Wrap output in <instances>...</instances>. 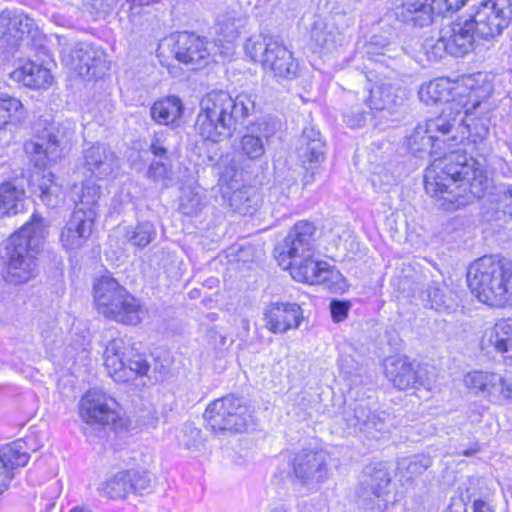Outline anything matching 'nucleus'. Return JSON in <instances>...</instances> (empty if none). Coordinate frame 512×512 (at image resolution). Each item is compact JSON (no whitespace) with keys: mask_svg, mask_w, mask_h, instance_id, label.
Here are the masks:
<instances>
[{"mask_svg":"<svg viewBox=\"0 0 512 512\" xmlns=\"http://www.w3.org/2000/svg\"><path fill=\"white\" fill-rule=\"evenodd\" d=\"M80 416L87 423L109 425L119 417L116 401L98 390H89L80 401Z\"/></svg>","mask_w":512,"mask_h":512,"instance_id":"aec40b11","label":"nucleus"},{"mask_svg":"<svg viewBox=\"0 0 512 512\" xmlns=\"http://www.w3.org/2000/svg\"><path fill=\"white\" fill-rule=\"evenodd\" d=\"M468 286L478 300L491 306L512 305V264L483 256L470 264Z\"/></svg>","mask_w":512,"mask_h":512,"instance_id":"20e7f679","label":"nucleus"},{"mask_svg":"<svg viewBox=\"0 0 512 512\" xmlns=\"http://www.w3.org/2000/svg\"><path fill=\"white\" fill-rule=\"evenodd\" d=\"M330 309L333 320L340 322L346 318L349 305L346 302L333 300L330 304Z\"/></svg>","mask_w":512,"mask_h":512,"instance_id":"5fc2aeb1","label":"nucleus"},{"mask_svg":"<svg viewBox=\"0 0 512 512\" xmlns=\"http://www.w3.org/2000/svg\"><path fill=\"white\" fill-rule=\"evenodd\" d=\"M104 366L116 382H128L147 375L150 365L135 344L118 337L110 340L104 350Z\"/></svg>","mask_w":512,"mask_h":512,"instance_id":"6e6552de","label":"nucleus"},{"mask_svg":"<svg viewBox=\"0 0 512 512\" xmlns=\"http://www.w3.org/2000/svg\"><path fill=\"white\" fill-rule=\"evenodd\" d=\"M294 177H286L283 181L276 182L270 189V200L280 204H285L288 200L291 189L295 186Z\"/></svg>","mask_w":512,"mask_h":512,"instance_id":"8fccbe9b","label":"nucleus"},{"mask_svg":"<svg viewBox=\"0 0 512 512\" xmlns=\"http://www.w3.org/2000/svg\"><path fill=\"white\" fill-rule=\"evenodd\" d=\"M446 512H467V508L462 501H456L449 506Z\"/></svg>","mask_w":512,"mask_h":512,"instance_id":"052dcab7","label":"nucleus"},{"mask_svg":"<svg viewBox=\"0 0 512 512\" xmlns=\"http://www.w3.org/2000/svg\"><path fill=\"white\" fill-rule=\"evenodd\" d=\"M483 347L493 346L506 358H512V319L502 320L487 330L482 338Z\"/></svg>","mask_w":512,"mask_h":512,"instance_id":"2f4dec72","label":"nucleus"},{"mask_svg":"<svg viewBox=\"0 0 512 512\" xmlns=\"http://www.w3.org/2000/svg\"><path fill=\"white\" fill-rule=\"evenodd\" d=\"M24 446L25 443L18 440L0 447V494L9 487L12 470L28 463L30 456Z\"/></svg>","mask_w":512,"mask_h":512,"instance_id":"a878e982","label":"nucleus"},{"mask_svg":"<svg viewBox=\"0 0 512 512\" xmlns=\"http://www.w3.org/2000/svg\"><path fill=\"white\" fill-rule=\"evenodd\" d=\"M93 224V212L85 214L81 211H74L60 235L63 248L73 251L83 247L91 235Z\"/></svg>","mask_w":512,"mask_h":512,"instance_id":"393cba45","label":"nucleus"},{"mask_svg":"<svg viewBox=\"0 0 512 512\" xmlns=\"http://www.w3.org/2000/svg\"><path fill=\"white\" fill-rule=\"evenodd\" d=\"M151 117L159 124L175 123L183 114V104L176 96H168L156 101L150 109Z\"/></svg>","mask_w":512,"mask_h":512,"instance_id":"c9c22d12","label":"nucleus"},{"mask_svg":"<svg viewBox=\"0 0 512 512\" xmlns=\"http://www.w3.org/2000/svg\"><path fill=\"white\" fill-rule=\"evenodd\" d=\"M477 451H478V449H471V450L464 451L463 454L466 455V456H470V455L474 454Z\"/></svg>","mask_w":512,"mask_h":512,"instance_id":"69168bd1","label":"nucleus"},{"mask_svg":"<svg viewBox=\"0 0 512 512\" xmlns=\"http://www.w3.org/2000/svg\"><path fill=\"white\" fill-rule=\"evenodd\" d=\"M512 18V0H485L469 18L477 35L490 38L500 35Z\"/></svg>","mask_w":512,"mask_h":512,"instance_id":"ddd939ff","label":"nucleus"},{"mask_svg":"<svg viewBox=\"0 0 512 512\" xmlns=\"http://www.w3.org/2000/svg\"><path fill=\"white\" fill-rule=\"evenodd\" d=\"M23 108L21 101L11 96L0 97V128Z\"/></svg>","mask_w":512,"mask_h":512,"instance_id":"de8ad7c7","label":"nucleus"},{"mask_svg":"<svg viewBox=\"0 0 512 512\" xmlns=\"http://www.w3.org/2000/svg\"><path fill=\"white\" fill-rule=\"evenodd\" d=\"M385 374L399 390L424 387L430 389L432 379L427 366L414 364L406 357H391L385 362Z\"/></svg>","mask_w":512,"mask_h":512,"instance_id":"f3484780","label":"nucleus"},{"mask_svg":"<svg viewBox=\"0 0 512 512\" xmlns=\"http://www.w3.org/2000/svg\"><path fill=\"white\" fill-rule=\"evenodd\" d=\"M274 129L265 121H259L248 128L240 140L242 153L251 160L260 159L265 153V142L273 135Z\"/></svg>","mask_w":512,"mask_h":512,"instance_id":"bb28decb","label":"nucleus"},{"mask_svg":"<svg viewBox=\"0 0 512 512\" xmlns=\"http://www.w3.org/2000/svg\"><path fill=\"white\" fill-rule=\"evenodd\" d=\"M47 227L43 218L34 215L29 223L0 243V275L6 283L20 285L38 275V255Z\"/></svg>","mask_w":512,"mask_h":512,"instance_id":"f03ea898","label":"nucleus"},{"mask_svg":"<svg viewBox=\"0 0 512 512\" xmlns=\"http://www.w3.org/2000/svg\"><path fill=\"white\" fill-rule=\"evenodd\" d=\"M425 294L432 309L446 310L453 307L452 292L443 282L432 281L426 288Z\"/></svg>","mask_w":512,"mask_h":512,"instance_id":"ea45409f","label":"nucleus"},{"mask_svg":"<svg viewBox=\"0 0 512 512\" xmlns=\"http://www.w3.org/2000/svg\"><path fill=\"white\" fill-rule=\"evenodd\" d=\"M156 234V229L151 222H143L134 229L128 230L125 237L134 246L144 248L155 239Z\"/></svg>","mask_w":512,"mask_h":512,"instance_id":"37998d69","label":"nucleus"},{"mask_svg":"<svg viewBox=\"0 0 512 512\" xmlns=\"http://www.w3.org/2000/svg\"><path fill=\"white\" fill-rule=\"evenodd\" d=\"M268 512H293V509L287 504L279 503L271 507Z\"/></svg>","mask_w":512,"mask_h":512,"instance_id":"680f3d73","label":"nucleus"},{"mask_svg":"<svg viewBox=\"0 0 512 512\" xmlns=\"http://www.w3.org/2000/svg\"><path fill=\"white\" fill-rule=\"evenodd\" d=\"M266 328L272 333H285L297 329L303 321V311L297 303L275 302L264 309Z\"/></svg>","mask_w":512,"mask_h":512,"instance_id":"412c9836","label":"nucleus"},{"mask_svg":"<svg viewBox=\"0 0 512 512\" xmlns=\"http://www.w3.org/2000/svg\"><path fill=\"white\" fill-rule=\"evenodd\" d=\"M37 190L42 202L51 208H55L63 202L62 189L53 180L51 172H44L41 177H37Z\"/></svg>","mask_w":512,"mask_h":512,"instance_id":"e433bc0d","label":"nucleus"},{"mask_svg":"<svg viewBox=\"0 0 512 512\" xmlns=\"http://www.w3.org/2000/svg\"><path fill=\"white\" fill-rule=\"evenodd\" d=\"M444 41L449 47V54L453 56H464L474 49L475 34L473 21L459 19L449 23L442 28Z\"/></svg>","mask_w":512,"mask_h":512,"instance_id":"4be33fe9","label":"nucleus"},{"mask_svg":"<svg viewBox=\"0 0 512 512\" xmlns=\"http://www.w3.org/2000/svg\"><path fill=\"white\" fill-rule=\"evenodd\" d=\"M32 20L23 13L3 12L0 15V49L10 44L12 31L24 34L29 32Z\"/></svg>","mask_w":512,"mask_h":512,"instance_id":"f704fd0d","label":"nucleus"},{"mask_svg":"<svg viewBox=\"0 0 512 512\" xmlns=\"http://www.w3.org/2000/svg\"><path fill=\"white\" fill-rule=\"evenodd\" d=\"M100 198V186L87 181L82 184L79 202L74 211H81L87 214L93 212L94 219L97 216L98 200Z\"/></svg>","mask_w":512,"mask_h":512,"instance_id":"79ce46f5","label":"nucleus"},{"mask_svg":"<svg viewBox=\"0 0 512 512\" xmlns=\"http://www.w3.org/2000/svg\"><path fill=\"white\" fill-rule=\"evenodd\" d=\"M231 206L240 214H253L259 204V195L249 188H243L233 193L231 197Z\"/></svg>","mask_w":512,"mask_h":512,"instance_id":"a19ab883","label":"nucleus"},{"mask_svg":"<svg viewBox=\"0 0 512 512\" xmlns=\"http://www.w3.org/2000/svg\"><path fill=\"white\" fill-rule=\"evenodd\" d=\"M314 233L315 227L307 221H300L293 226L283 244L276 249L279 265L283 269L313 254Z\"/></svg>","mask_w":512,"mask_h":512,"instance_id":"4468645a","label":"nucleus"},{"mask_svg":"<svg viewBox=\"0 0 512 512\" xmlns=\"http://www.w3.org/2000/svg\"><path fill=\"white\" fill-rule=\"evenodd\" d=\"M83 165L91 176L103 180L116 171L118 159L107 145L95 143L83 151Z\"/></svg>","mask_w":512,"mask_h":512,"instance_id":"5701e85b","label":"nucleus"},{"mask_svg":"<svg viewBox=\"0 0 512 512\" xmlns=\"http://www.w3.org/2000/svg\"><path fill=\"white\" fill-rule=\"evenodd\" d=\"M314 181V172L312 173H306L303 179V185L307 186L310 185Z\"/></svg>","mask_w":512,"mask_h":512,"instance_id":"e2e57ef3","label":"nucleus"},{"mask_svg":"<svg viewBox=\"0 0 512 512\" xmlns=\"http://www.w3.org/2000/svg\"><path fill=\"white\" fill-rule=\"evenodd\" d=\"M497 195L501 198H512V185L511 184H499L497 187Z\"/></svg>","mask_w":512,"mask_h":512,"instance_id":"13d9d810","label":"nucleus"},{"mask_svg":"<svg viewBox=\"0 0 512 512\" xmlns=\"http://www.w3.org/2000/svg\"><path fill=\"white\" fill-rule=\"evenodd\" d=\"M174 52L179 62L192 65L194 69L207 63L210 56L208 42L188 32L177 34Z\"/></svg>","mask_w":512,"mask_h":512,"instance_id":"b1692460","label":"nucleus"},{"mask_svg":"<svg viewBox=\"0 0 512 512\" xmlns=\"http://www.w3.org/2000/svg\"><path fill=\"white\" fill-rule=\"evenodd\" d=\"M24 191L10 182L0 186V215L17 214L23 209Z\"/></svg>","mask_w":512,"mask_h":512,"instance_id":"4c0bfd02","label":"nucleus"},{"mask_svg":"<svg viewBox=\"0 0 512 512\" xmlns=\"http://www.w3.org/2000/svg\"><path fill=\"white\" fill-rule=\"evenodd\" d=\"M94 303L100 315L127 325L140 323L144 314L139 301L109 276H102L94 284Z\"/></svg>","mask_w":512,"mask_h":512,"instance_id":"423d86ee","label":"nucleus"},{"mask_svg":"<svg viewBox=\"0 0 512 512\" xmlns=\"http://www.w3.org/2000/svg\"><path fill=\"white\" fill-rule=\"evenodd\" d=\"M152 484L151 475L147 471L127 469L118 471L102 482L99 492L110 499H126L130 493L143 495L149 492Z\"/></svg>","mask_w":512,"mask_h":512,"instance_id":"a211bd4d","label":"nucleus"},{"mask_svg":"<svg viewBox=\"0 0 512 512\" xmlns=\"http://www.w3.org/2000/svg\"><path fill=\"white\" fill-rule=\"evenodd\" d=\"M311 37L321 49L331 53L348 42L346 36L337 28L319 22L314 24Z\"/></svg>","mask_w":512,"mask_h":512,"instance_id":"72a5a7b5","label":"nucleus"},{"mask_svg":"<svg viewBox=\"0 0 512 512\" xmlns=\"http://www.w3.org/2000/svg\"><path fill=\"white\" fill-rule=\"evenodd\" d=\"M346 421L355 431L358 429L372 438L376 437V433L385 432L387 429L385 417L372 413L367 407L362 405L357 406L353 414L346 417Z\"/></svg>","mask_w":512,"mask_h":512,"instance_id":"7c9ffc66","label":"nucleus"},{"mask_svg":"<svg viewBox=\"0 0 512 512\" xmlns=\"http://www.w3.org/2000/svg\"><path fill=\"white\" fill-rule=\"evenodd\" d=\"M368 105L371 111L392 114L396 103L393 88L389 84H381L370 90Z\"/></svg>","mask_w":512,"mask_h":512,"instance_id":"58836bf2","label":"nucleus"},{"mask_svg":"<svg viewBox=\"0 0 512 512\" xmlns=\"http://www.w3.org/2000/svg\"><path fill=\"white\" fill-rule=\"evenodd\" d=\"M369 113L365 111H360L359 109L352 110L350 114H345V121L346 123L352 127L357 128L361 127L365 121Z\"/></svg>","mask_w":512,"mask_h":512,"instance_id":"6e6d98bb","label":"nucleus"},{"mask_svg":"<svg viewBox=\"0 0 512 512\" xmlns=\"http://www.w3.org/2000/svg\"><path fill=\"white\" fill-rule=\"evenodd\" d=\"M465 2L466 0H432L436 15H442L450 11H457L465 4Z\"/></svg>","mask_w":512,"mask_h":512,"instance_id":"603ef678","label":"nucleus"},{"mask_svg":"<svg viewBox=\"0 0 512 512\" xmlns=\"http://www.w3.org/2000/svg\"><path fill=\"white\" fill-rule=\"evenodd\" d=\"M75 128L76 124L70 120L53 122L45 129L40 141L27 144L26 149L39 156L37 165L56 162L70 150L75 140Z\"/></svg>","mask_w":512,"mask_h":512,"instance_id":"9b49d317","label":"nucleus"},{"mask_svg":"<svg viewBox=\"0 0 512 512\" xmlns=\"http://www.w3.org/2000/svg\"><path fill=\"white\" fill-rule=\"evenodd\" d=\"M473 97L462 100V104L450 117L453 129L461 134V142L466 139L469 142L477 143L483 141L489 134L490 105L488 98L480 99L474 105Z\"/></svg>","mask_w":512,"mask_h":512,"instance_id":"9d476101","label":"nucleus"},{"mask_svg":"<svg viewBox=\"0 0 512 512\" xmlns=\"http://www.w3.org/2000/svg\"><path fill=\"white\" fill-rule=\"evenodd\" d=\"M301 260L288 268L293 279L308 284H319L328 280L330 266L327 262L315 260L313 254Z\"/></svg>","mask_w":512,"mask_h":512,"instance_id":"c85d7f7f","label":"nucleus"},{"mask_svg":"<svg viewBox=\"0 0 512 512\" xmlns=\"http://www.w3.org/2000/svg\"><path fill=\"white\" fill-rule=\"evenodd\" d=\"M245 53L278 79L292 80L298 74L299 65L293 54L277 37L270 34L260 33L247 39Z\"/></svg>","mask_w":512,"mask_h":512,"instance_id":"0eeeda50","label":"nucleus"},{"mask_svg":"<svg viewBox=\"0 0 512 512\" xmlns=\"http://www.w3.org/2000/svg\"><path fill=\"white\" fill-rule=\"evenodd\" d=\"M70 512H90V511L83 507H76V508L72 509Z\"/></svg>","mask_w":512,"mask_h":512,"instance_id":"0e129e2a","label":"nucleus"},{"mask_svg":"<svg viewBox=\"0 0 512 512\" xmlns=\"http://www.w3.org/2000/svg\"><path fill=\"white\" fill-rule=\"evenodd\" d=\"M329 454L322 449H303L292 460V474L308 488L325 482L329 474Z\"/></svg>","mask_w":512,"mask_h":512,"instance_id":"2eb2a0df","label":"nucleus"},{"mask_svg":"<svg viewBox=\"0 0 512 512\" xmlns=\"http://www.w3.org/2000/svg\"><path fill=\"white\" fill-rule=\"evenodd\" d=\"M493 92V85L487 75L478 73L463 77L458 81L447 78H438L423 84L419 90V99L427 104L446 103L441 114L451 112V117L462 104V100L473 97L474 105L480 99L489 98Z\"/></svg>","mask_w":512,"mask_h":512,"instance_id":"39448f33","label":"nucleus"},{"mask_svg":"<svg viewBox=\"0 0 512 512\" xmlns=\"http://www.w3.org/2000/svg\"><path fill=\"white\" fill-rule=\"evenodd\" d=\"M473 512H491V510L485 501L477 500L473 504Z\"/></svg>","mask_w":512,"mask_h":512,"instance_id":"bf43d9fd","label":"nucleus"},{"mask_svg":"<svg viewBox=\"0 0 512 512\" xmlns=\"http://www.w3.org/2000/svg\"><path fill=\"white\" fill-rule=\"evenodd\" d=\"M203 207L202 196L194 190H186L180 198V211L184 215H197Z\"/></svg>","mask_w":512,"mask_h":512,"instance_id":"a18cd8bd","label":"nucleus"},{"mask_svg":"<svg viewBox=\"0 0 512 512\" xmlns=\"http://www.w3.org/2000/svg\"><path fill=\"white\" fill-rule=\"evenodd\" d=\"M178 441L189 451H198L203 446L201 431L195 427L186 426L179 434Z\"/></svg>","mask_w":512,"mask_h":512,"instance_id":"09e8293b","label":"nucleus"},{"mask_svg":"<svg viewBox=\"0 0 512 512\" xmlns=\"http://www.w3.org/2000/svg\"><path fill=\"white\" fill-rule=\"evenodd\" d=\"M204 419L213 431L243 432L252 421V415L242 398L226 396L206 408Z\"/></svg>","mask_w":512,"mask_h":512,"instance_id":"1a4fd4ad","label":"nucleus"},{"mask_svg":"<svg viewBox=\"0 0 512 512\" xmlns=\"http://www.w3.org/2000/svg\"><path fill=\"white\" fill-rule=\"evenodd\" d=\"M465 385L480 393L490 402L501 403L512 400V379L504 378L496 373L474 371L466 375Z\"/></svg>","mask_w":512,"mask_h":512,"instance_id":"6ab92c4d","label":"nucleus"},{"mask_svg":"<svg viewBox=\"0 0 512 512\" xmlns=\"http://www.w3.org/2000/svg\"><path fill=\"white\" fill-rule=\"evenodd\" d=\"M324 146L319 131L305 128L299 139V157L303 159V163H318L324 159Z\"/></svg>","mask_w":512,"mask_h":512,"instance_id":"473e14b6","label":"nucleus"},{"mask_svg":"<svg viewBox=\"0 0 512 512\" xmlns=\"http://www.w3.org/2000/svg\"><path fill=\"white\" fill-rule=\"evenodd\" d=\"M431 466V460L426 456H414L406 465V471L409 477L421 475L428 467Z\"/></svg>","mask_w":512,"mask_h":512,"instance_id":"3c124183","label":"nucleus"},{"mask_svg":"<svg viewBox=\"0 0 512 512\" xmlns=\"http://www.w3.org/2000/svg\"><path fill=\"white\" fill-rule=\"evenodd\" d=\"M255 109V102L248 94L233 98L224 90H212L202 97L195 121L196 132L213 143L230 138L239 121Z\"/></svg>","mask_w":512,"mask_h":512,"instance_id":"7ed1b4c3","label":"nucleus"},{"mask_svg":"<svg viewBox=\"0 0 512 512\" xmlns=\"http://www.w3.org/2000/svg\"><path fill=\"white\" fill-rule=\"evenodd\" d=\"M11 78L32 89L48 88L52 83L50 71L34 62H26L10 74Z\"/></svg>","mask_w":512,"mask_h":512,"instance_id":"c756f323","label":"nucleus"},{"mask_svg":"<svg viewBox=\"0 0 512 512\" xmlns=\"http://www.w3.org/2000/svg\"><path fill=\"white\" fill-rule=\"evenodd\" d=\"M396 18L424 27L433 21L435 15L432 0H402L395 8Z\"/></svg>","mask_w":512,"mask_h":512,"instance_id":"cd10ccee","label":"nucleus"},{"mask_svg":"<svg viewBox=\"0 0 512 512\" xmlns=\"http://www.w3.org/2000/svg\"><path fill=\"white\" fill-rule=\"evenodd\" d=\"M169 169L168 166L162 161H155L151 164L148 176L153 180H165L168 178Z\"/></svg>","mask_w":512,"mask_h":512,"instance_id":"864d4df0","label":"nucleus"},{"mask_svg":"<svg viewBox=\"0 0 512 512\" xmlns=\"http://www.w3.org/2000/svg\"><path fill=\"white\" fill-rule=\"evenodd\" d=\"M62 59L84 78H102L110 69L106 53L91 44H77L68 53H64Z\"/></svg>","mask_w":512,"mask_h":512,"instance_id":"dca6fc26","label":"nucleus"},{"mask_svg":"<svg viewBox=\"0 0 512 512\" xmlns=\"http://www.w3.org/2000/svg\"><path fill=\"white\" fill-rule=\"evenodd\" d=\"M423 48L428 59L432 61H438L442 59L445 54L449 53V47L448 44L446 45V41H444L442 29L439 31L438 38L426 39Z\"/></svg>","mask_w":512,"mask_h":512,"instance_id":"49530a36","label":"nucleus"},{"mask_svg":"<svg viewBox=\"0 0 512 512\" xmlns=\"http://www.w3.org/2000/svg\"><path fill=\"white\" fill-rule=\"evenodd\" d=\"M241 21L235 15L224 14L218 16L216 32L225 42L234 41L239 35Z\"/></svg>","mask_w":512,"mask_h":512,"instance_id":"c03bdc74","label":"nucleus"},{"mask_svg":"<svg viewBox=\"0 0 512 512\" xmlns=\"http://www.w3.org/2000/svg\"><path fill=\"white\" fill-rule=\"evenodd\" d=\"M391 477L383 463L367 465L360 480L359 497L364 508L372 512L384 511L389 502Z\"/></svg>","mask_w":512,"mask_h":512,"instance_id":"f8f14e48","label":"nucleus"},{"mask_svg":"<svg viewBox=\"0 0 512 512\" xmlns=\"http://www.w3.org/2000/svg\"><path fill=\"white\" fill-rule=\"evenodd\" d=\"M451 112L418 124L409 135L407 145L410 152L418 157L434 156L424 175L426 192L438 198L441 207L447 210L457 209L470 201L480 198L487 187V176L482 165L473 157H468L459 149L450 150L441 156L439 150L445 142L442 136L453 130Z\"/></svg>","mask_w":512,"mask_h":512,"instance_id":"f257e3e1","label":"nucleus"},{"mask_svg":"<svg viewBox=\"0 0 512 512\" xmlns=\"http://www.w3.org/2000/svg\"><path fill=\"white\" fill-rule=\"evenodd\" d=\"M150 149L151 152L158 157H163L167 152V148L161 143L160 139L157 137L152 142Z\"/></svg>","mask_w":512,"mask_h":512,"instance_id":"4d7b16f0","label":"nucleus"}]
</instances>
